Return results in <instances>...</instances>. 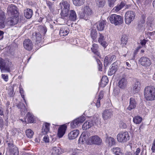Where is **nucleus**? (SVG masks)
Returning <instances> with one entry per match:
<instances>
[{"mask_svg":"<svg viewBox=\"0 0 155 155\" xmlns=\"http://www.w3.org/2000/svg\"><path fill=\"white\" fill-rule=\"evenodd\" d=\"M144 95L146 99L148 101L155 100V87L153 86L146 87L144 91Z\"/></svg>","mask_w":155,"mask_h":155,"instance_id":"f257e3e1","label":"nucleus"},{"mask_svg":"<svg viewBox=\"0 0 155 155\" xmlns=\"http://www.w3.org/2000/svg\"><path fill=\"white\" fill-rule=\"evenodd\" d=\"M12 66V62L9 60L0 58V69L2 72H10Z\"/></svg>","mask_w":155,"mask_h":155,"instance_id":"f03ea898","label":"nucleus"},{"mask_svg":"<svg viewBox=\"0 0 155 155\" xmlns=\"http://www.w3.org/2000/svg\"><path fill=\"white\" fill-rule=\"evenodd\" d=\"M61 7V12L60 14L62 17H67L70 9V5L66 1L62 0L59 4Z\"/></svg>","mask_w":155,"mask_h":155,"instance_id":"7ed1b4c3","label":"nucleus"},{"mask_svg":"<svg viewBox=\"0 0 155 155\" xmlns=\"http://www.w3.org/2000/svg\"><path fill=\"white\" fill-rule=\"evenodd\" d=\"M82 12L80 13V17L85 20H87L90 18L93 13V12L89 6H84L82 9Z\"/></svg>","mask_w":155,"mask_h":155,"instance_id":"20e7f679","label":"nucleus"},{"mask_svg":"<svg viewBox=\"0 0 155 155\" xmlns=\"http://www.w3.org/2000/svg\"><path fill=\"white\" fill-rule=\"evenodd\" d=\"M109 19L110 23L115 25H120L123 21V18L116 14L111 15L109 17Z\"/></svg>","mask_w":155,"mask_h":155,"instance_id":"39448f33","label":"nucleus"},{"mask_svg":"<svg viewBox=\"0 0 155 155\" xmlns=\"http://www.w3.org/2000/svg\"><path fill=\"white\" fill-rule=\"evenodd\" d=\"M117 141L121 143H125L129 140L130 136L128 132H121L119 133L117 136Z\"/></svg>","mask_w":155,"mask_h":155,"instance_id":"423d86ee","label":"nucleus"},{"mask_svg":"<svg viewBox=\"0 0 155 155\" xmlns=\"http://www.w3.org/2000/svg\"><path fill=\"white\" fill-rule=\"evenodd\" d=\"M134 12L129 11L127 12L125 15V21L126 24H130L134 19L135 17Z\"/></svg>","mask_w":155,"mask_h":155,"instance_id":"0eeeda50","label":"nucleus"},{"mask_svg":"<svg viewBox=\"0 0 155 155\" xmlns=\"http://www.w3.org/2000/svg\"><path fill=\"white\" fill-rule=\"evenodd\" d=\"M85 117L84 116H81L74 120L71 124V128H74L78 127L84 122L85 120Z\"/></svg>","mask_w":155,"mask_h":155,"instance_id":"6e6552de","label":"nucleus"},{"mask_svg":"<svg viewBox=\"0 0 155 155\" xmlns=\"http://www.w3.org/2000/svg\"><path fill=\"white\" fill-rule=\"evenodd\" d=\"M101 139L97 135L92 136L89 138L88 143L90 144H94L98 145H101L102 143Z\"/></svg>","mask_w":155,"mask_h":155,"instance_id":"1a4fd4ad","label":"nucleus"},{"mask_svg":"<svg viewBox=\"0 0 155 155\" xmlns=\"http://www.w3.org/2000/svg\"><path fill=\"white\" fill-rule=\"evenodd\" d=\"M23 45L25 48L28 51L31 50L33 47L31 41L29 39H25L23 41Z\"/></svg>","mask_w":155,"mask_h":155,"instance_id":"9d476101","label":"nucleus"},{"mask_svg":"<svg viewBox=\"0 0 155 155\" xmlns=\"http://www.w3.org/2000/svg\"><path fill=\"white\" fill-rule=\"evenodd\" d=\"M8 146L9 151L13 155H18L19 151L18 149L12 143H8Z\"/></svg>","mask_w":155,"mask_h":155,"instance_id":"9b49d317","label":"nucleus"},{"mask_svg":"<svg viewBox=\"0 0 155 155\" xmlns=\"http://www.w3.org/2000/svg\"><path fill=\"white\" fill-rule=\"evenodd\" d=\"M140 62L143 66L146 67L149 66L151 64L150 60L146 57H141L140 59Z\"/></svg>","mask_w":155,"mask_h":155,"instance_id":"f8f14e48","label":"nucleus"},{"mask_svg":"<svg viewBox=\"0 0 155 155\" xmlns=\"http://www.w3.org/2000/svg\"><path fill=\"white\" fill-rule=\"evenodd\" d=\"M113 115V112L111 110H106L102 113L103 119L104 120L110 119Z\"/></svg>","mask_w":155,"mask_h":155,"instance_id":"ddd939ff","label":"nucleus"},{"mask_svg":"<svg viewBox=\"0 0 155 155\" xmlns=\"http://www.w3.org/2000/svg\"><path fill=\"white\" fill-rule=\"evenodd\" d=\"M99 36L98 39V41L104 48H105L107 45V44L105 41L106 37H104L103 34L99 33Z\"/></svg>","mask_w":155,"mask_h":155,"instance_id":"4468645a","label":"nucleus"},{"mask_svg":"<svg viewBox=\"0 0 155 155\" xmlns=\"http://www.w3.org/2000/svg\"><path fill=\"white\" fill-rule=\"evenodd\" d=\"M66 128L67 127L64 124L61 126L59 127L58 132V136L59 138H61L64 135Z\"/></svg>","mask_w":155,"mask_h":155,"instance_id":"2eb2a0df","label":"nucleus"},{"mask_svg":"<svg viewBox=\"0 0 155 155\" xmlns=\"http://www.w3.org/2000/svg\"><path fill=\"white\" fill-rule=\"evenodd\" d=\"M79 133V131L78 130H74L71 131L68 134V138L69 139L72 140L76 138Z\"/></svg>","mask_w":155,"mask_h":155,"instance_id":"dca6fc26","label":"nucleus"},{"mask_svg":"<svg viewBox=\"0 0 155 155\" xmlns=\"http://www.w3.org/2000/svg\"><path fill=\"white\" fill-rule=\"evenodd\" d=\"M117 63L114 62L111 65V67L108 72V75L111 76L114 74L117 71Z\"/></svg>","mask_w":155,"mask_h":155,"instance_id":"f3484780","label":"nucleus"},{"mask_svg":"<svg viewBox=\"0 0 155 155\" xmlns=\"http://www.w3.org/2000/svg\"><path fill=\"white\" fill-rule=\"evenodd\" d=\"M34 121L33 116L32 114L30 113H28L26 115V117L25 119V122L24 124H26V123H33Z\"/></svg>","mask_w":155,"mask_h":155,"instance_id":"a211bd4d","label":"nucleus"},{"mask_svg":"<svg viewBox=\"0 0 155 155\" xmlns=\"http://www.w3.org/2000/svg\"><path fill=\"white\" fill-rule=\"evenodd\" d=\"M137 101L136 100L133 98H130V104L127 107L128 110H131L135 108L136 106Z\"/></svg>","mask_w":155,"mask_h":155,"instance_id":"6ab92c4d","label":"nucleus"},{"mask_svg":"<svg viewBox=\"0 0 155 155\" xmlns=\"http://www.w3.org/2000/svg\"><path fill=\"white\" fill-rule=\"evenodd\" d=\"M69 20L72 21H75L77 19V16L75 12L72 10H71L68 12V15Z\"/></svg>","mask_w":155,"mask_h":155,"instance_id":"aec40b11","label":"nucleus"},{"mask_svg":"<svg viewBox=\"0 0 155 155\" xmlns=\"http://www.w3.org/2000/svg\"><path fill=\"white\" fill-rule=\"evenodd\" d=\"M127 81L125 78H123L119 80L118 83V86L122 89H124L127 86Z\"/></svg>","mask_w":155,"mask_h":155,"instance_id":"412c9836","label":"nucleus"},{"mask_svg":"<svg viewBox=\"0 0 155 155\" xmlns=\"http://www.w3.org/2000/svg\"><path fill=\"white\" fill-rule=\"evenodd\" d=\"M106 21L100 20L97 23V28L98 31H103L105 25L106 24Z\"/></svg>","mask_w":155,"mask_h":155,"instance_id":"4be33fe9","label":"nucleus"},{"mask_svg":"<svg viewBox=\"0 0 155 155\" xmlns=\"http://www.w3.org/2000/svg\"><path fill=\"white\" fill-rule=\"evenodd\" d=\"M105 142L108 146H111L115 144L114 139L111 137H109L107 135L105 139Z\"/></svg>","mask_w":155,"mask_h":155,"instance_id":"5701e85b","label":"nucleus"},{"mask_svg":"<svg viewBox=\"0 0 155 155\" xmlns=\"http://www.w3.org/2000/svg\"><path fill=\"white\" fill-rule=\"evenodd\" d=\"M5 20L4 13L3 11L0 12V28H2L5 27L4 23Z\"/></svg>","mask_w":155,"mask_h":155,"instance_id":"b1692460","label":"nucleus"},{"mask_svg":"<svg viewBox=\"0 0 155 155\" xmlns=\"http://www.w3.org/2000/svg\"><path fill=\"white\" fill-rule=\"evenodd\" d=\"M88 139V137L87 134H82L79 139V143L84 144L86 142Z\"/></svg>","mask_w":155,"mask_h":155,"instance_id":"393cba45","label":"nucleus"},{"mask_svg":"<svg viewBox=\"0 0 155 155\" xmlns=\"http://www.w3.org/2000/svg\"><path fill=\"white\" fill-rule=\"evenodd\" d=\"M50 125V124L48 123H45L43 124L42 128V132L43 134H46L49 132Z\"/></svg>","mask_w":155,"mask_h":155,"instance_id":"a878e982","label":"nucleus"},{"mask_svg":"<svg viewBox=\"0 0 155 155\" xmlns=\"http://www.w3.org/2000/svg\"><path fill=\"white\" fill-rule=\"evenodd\" d=\"M62 152L61 149L58 147H54L51 150L52 154L54 155H58L61 154Z\"/></svg>","mask_w":155,"mask_h":155,"instance_id":"bb28decb","label":"nucleus"},{"mask_svg":"<svg viewBox=\"0 0 155 155\" xmlns=\"http://www.w3.org/2000/svg\"><path fill=\"white\" fill-rule=\"evenodd\" d=\"M112 150L113 154L115 155H124V153L123 152V150L120 148L115 147L113 148Z\"/></svg>","mask_w":155,"mask_h":155,"instance_id":"cd10ccee","label":"nucleus"},{"mask_svg":"<svg viewBox=\"0 0 155 155\" xmlns=\"http://www.w3.org/2000/svg\"><path fill=\"white\" fill-rule=\"evenodd\" d=\"M94 123L91 120L85 122L83 125L82 128L84 130H87L90 128L94 124Z\"/></svg>","mask_w":155,"mask_h":155,"instance_id":"c85d7f7f","label":"nucleus"},{"mask_svg":"<svg viewBox=\"0 0 155 155\" xmlns=\"http://www.w3.org/2000/svg\"><path fill=\"white\" fill-rule=\"evenodd\" d=\"M24 14L26 18L30 19L31 17L33 14L32 10L31 9H27L24 11Z\"/></svg>","mask_w":155,"mask_h":155,"instance_id":"c756f323","label":"nucleus"},{"mask_svg":"<svg viewBox=\"0 0 155 155\" xmlns=\"http://www.w3.org/2000/svg\"><path fill=\"white\" fill-rule=\"evenodd\" d=\"M140 83L139 81H136L134 85L133 91L134 93H137L140 90Z\"/></svg>","mask_w":155,"mask_h":155,"instance_id":"7c9ffc66","label":"nucleus"},{"mask_svg":"<svg viewBox=\"0 0 155 155\" xmlns=\"http://www.w3.org/2000/svg\"><path fill=\"white\" fill-rule=\"evenodd\" d=\"M108 82V79L107 77L106 76H103L101 79L100 83V85L102 87H104L106 86Z\"/></svg>","mask_w":155,"mask_h":155,"instance_id":"2f4dec72","label":"nucleus"},{"mask_svg":"<svg viewBox=\"0 0 155 155\" xmlns=\"http://www.w3.org/2000/svg\"><path fill=\"white\" fill-rule=\"evenodd\" d=\"M69 32L68 28L66 27L61 28L60 29L59 34L61 36H64L67 35Z\"/></svg>","mask_w":155,"mask_h":155,"instance_id":"473e14b6","label":"nucleus"},{"mask_svg":"<svg viewBox=\"0 0 155 155\" xmlns=\"http://www.w3.org/2000/svg\"><path fill=\"white\" fill-rule=\"evenodd\" d=\"M16 11V7L14 5L11 4L7 8V12L8 14H12Z\"/></svg>","mask_w":155,"mask_h":155,"instance_id":"72a5a7b5","label":"nucleus"},{"mask_svg":"<svg viewBox=\"0 0 155 155\" xmlns=\"http://www.w3.org/2000/svg\"><path fill=\"white\" fill-rule=\"evenodd\" d=\"M32 38L36 41H39L41 39V35L39 32L34 33L32 35Z\"/></svg>","mask_w":155,"mask_h":155,"instance_id":"f704fd0d","label":"nucleus"},{"mask_svg":"<svg viewBox=\"0 0 155 155\" xmlns=\"http://www.w3.org/2000/svg\"><path fill=\"white\" fill-rule=\"evenodd\" d=\"M145 33L147 37H148L151 40L155 39V32L154 31L152 32L146 31Z\"/></svg>","mask_w":155,"mask_h":155,"instance_id":"c9c22d12","label":"nucleus"},{"mask_svg":"<svg viewBox=\"0 0 155 155\" xmlns=\"http://www.w3.org/2000/svg\"><path fill=\"white\" fill-rule=\"evenodd\" d=\"M141 20L139 22L138 26L140 28H143V25L145 23L146 16L145 15L143 14L142 15Z\"/></svg>","mask_w":155,"mask_h":155,"instance_id":"e433bc0d","label":"nucleus"},{"mask_svg":"<svg viewBox=\"0 0 155 155\" xmlns=\"http://www.w3.org/2000/svg\"><path fill=\"white\" fill-rule=\"evenodd\" d=\"M98 48V46L97 44H94L93 45V47L91 48V49L92 52L98 56H100V54L99 52L97 50Z\"/></svg>","mask_w":155,"mask_h":155,"instance_id":"4c0bfd02","label":"nucleus"},{"mask_svg":"<svg viewBox=\"0 0 155 155\" xmlns=\"http://www.w3.org/2000/svg\"><path fill=\"white\" fill-rule=\"evenodd\" d=\"M128 39L127 35H124L122 36L121 39V44L122 47L124 46L127 43Z\"/></svg>","mask_w":155,"mask_h":155,"instance_id":"58836bf2","label":"nucleus"},{"mask_svg":"<svg viewBox=\"0 0 155 155\" xmlns=\"http://www.w3.org/2000/svg\"><path fill=\"white\" fill-rule=\"evenodd\" d=\"M111 62L110 55H107L105 58L104 61V67H106L108 64Z\"/></svg>","mask_w":155,"mask_h":155,"instance_id":"ea45409f","label":"nucleus"},{"mask_svg":"<svg viewBox=\"0 0 155 155\" xmlns=\"http://www.w3.org/2000/svg\"><path fill=\"white\" fill-rule=\"evenodd\" d=\"M142 121V118L139 116H135L133 119V121L134 123L137 124H140Z\"/></svg>","mask_w":155,"mask_h":155,"instance_id":"a19ab883","label":"nucleus"},{"mask_svg":"<svg viewBox=\"0 0 155 155\" xmlns=\"http://www.w3.org/2000/svg\"><path fill=\"white\" fill-rule=\"evenodd\" d=\"M74 4L76 6H80L83 5L85 0H72Z\"/></svg>","mask_w":155,"mask_h":155,"instance_id":"79ce46f5","label":"nucleus"},{"mask_svg":"<svg viewBox=\"0 0 155 155\" xmlns=\"http://www.w3.org/2000/svg\"><path fill=\"white\" fill-rule=\"evenodd\" d=\"M26 134L28 137L31 138L33 135L34 132L31 129H28L26 130Z\"/></svg>","mask_w":155,"mask_h":155,"instance_id":"37998d69","label":"nucleus"},{"mask_svg":"<svg viewBox=\"0 0 155 155\" xmlns=\"http://www.w3.org/2000/svg\"><path fill=\"white\" fill-rule=\"evenodd\" d=\"M46 2L47 5L48 6L49 8L51 11L53 10L54 9V2H52L46 0Z\"/></svg>","mask_w":155,"mask_h":155,"instance_id":"c03bdc74","label":"nucleus"},{"mask_svg":"<svg viewBox=\"0 0 155 155\" xmlns=\"http://www.w3.org/2000/svg\"><path fill=\"white\" fill-rule=\"evenodd\" d=\"M97 33L95 30H92L91 31V35L93 40H94L97 37Z\"/></svg>","mask_w":155,"mask_h":155,"instance_id":"a18cd8bd","label":"nucleus"},{"mask_svg":"<svg viewBox=\"0 0 155 155\" xmlns=\"http://www.w3.org/2000/svg\"><path fill=\"white\" fill-rule=\"evenodd\" d=\"M17 107L21 109H23L22 110L24 111V112L26 110V108L25 105L22 103H20L19 104L17 105Z\"/></svg>","mask_w":155,"mask_h":155,"instance_id":"49530a36","label":"nucleus"},{"mask_svg":"<svg viewBox=\"0 0 155 155\" xmlns=\"http://www.w3.org/2000/svg\"><path fill=\"white\" fill-rule=\"evenodd\" d=\"M149 2V0H138V2L140 4L142 5L147 4Z\"/></svg>","mask_w":155,"mask_h":155,"instance_id":"de8ad7c7","label":"nucleus"},{"mask_svg":"<svg viewBox=\"0 0 155 155\" xmlns=\"http://www.w3.org/2000/svg\"><path fill=\"white\" fill-rule=\"evenodd\" d=\"M123 6L124 5L122 4H121L120 5H118L115 7L114 8V9L116 12H118L120 11Z\"/></svg>","mask_w":155,"mask_h":155,"instance_id":"09e8293b","label":"nucleus"},{"mask_svg":"<svg viewBox=\"0 0 155 155\" xmlns=\"http://www.w3.org/2000/svg\"><path fill=\"white\" fill-rule=\"evenodd\" d=\"M18 21L17 19H12L9 21V24L11 25H13L17 23Z\"/></svg>","mask_w":155,"mask_h":155,"instance_id":"8fccbe9b","label":"nucleus"},{"mask_svg":"<svg viewBox=\"0 0 155 155\" xmlns=\"http://www.w3.org/2000/svg\"><path fill=\"white\" fill-rule=\"evenodd\" d=\"M117 0H108V2L110 7H112L114 6V3Z\"/></svg>","mask_w":155,"mask_h":155,"instance_id":"3c124183","label":"nucleus"},{"mask_svg":"<svg viewBox=\"0 0 155 155\" xmlns=\"http://www.w3.org/2000/svg\"><path fill=\"white\" fill-rule=\"evenodd\" d=\"M97 62L99 65V70L100 71H102V65L100 62V61L99 59L96 60Z\"/></svg>","mask_w":155,"mask_h":155,"instance_id":"603ef678","label":"nucleus"},{"mask_svg":"<svg viewBox=\"0 0 155 155\" xmlns=\"http://www.w3.org/2000/svg\"><path fill=\"white\" fill-rule=\"evenodd\" d=\"M2 78L6 81L8 80V76L7 74H2L1 75Z\"/></svg>","mask_w":155,"mask_h":155,"instance_id":"864d4df0","label":"nucleus"},{"mask_svg":"<svg viewBox=\"0 0 155 155\" xmlns=\"http://www.w3.org/2000/svg\"><path fill=\"white\" fill-rule=\"evenodd\" d=\"M105 2L104 1H100L98 2L97 5L99 7H102L104 6Z\"/></svg>","mask_w":155,"mask_h":155,"instance_id":"5fc2aeb1","label":"nucleus"},{"mask_svg":"<svg viewBox=\"0 0 155 155\" xmlns=\"http://www.w3.org/2000/svg\"><path fill=\"white\" fill-rule=\"evenodd\" d=\"M43 141L45 143H48L49 142V140L48 135H45L43 138Z\"/></svg>","mask_w":155,"mask_h":155,"instance_id":"6e6d98bb","label":"nucleus"},{"mask_svg":"<svg viewBox=\"0 0 155 155\" xmlns=\"http://www.w3.org/2000/svg\"><path fill=\"white\" fill-rule=\"evenodd\" d=\"M147 41V40H146L145 39H143V40L141 41V42H140V43H141V45L142 46H145L146 43Z\"/></svg>","mask_w":155,"mask_h":155,"instance_id":"4d7b16f0","label":"nucleus"},{"mask_svg":"<svg viewBox=\"0 0 155 155\" xmlns=\"http://www.w3.org/2000/svg\"><path fill=\"white\" fill-rule=\"evenodd\" d=\"M103 97V92L102 91H100L99 95V97L98 98L99 99H102Z\"/></svg>","mask_w":155,"mask_h":155,"instance_id":"13d9d810","label":"nucleus"},{"mask_svg":"<svg viewBox=\"0 0 155 155\" xmlns=\"http://www.w3.org/2000/svg\"><path fill=\"white\" fill-rule=\"evenodd\" d=\"M140 149L138 148L137 149L136 151L134 153V155H139V153H140Z\"/></svg>","mask_w":155,"mask_h":155,"instance_id":"bf43d9fd","label":"nucleus"},{"mask_svg":"<svg viewBox=\"0 0 155 155\" xmlns=\"http://www.w3.org/2000/svg\"><path fill=\"white\" fill-rule=\"evenodd\" d=\"M3 115V109L0 106V115L1 116Z\"/></svg>","mask_w":155,"mask_h":155,"instance_id":"052dcab7","label":"nucleus"},{"mask_svg":"<svg viewBox=\"0 0 155 155\" xmlns=\"http://www.w3.org/2000/svg\"><path fill=\"white\" fill-rule=\"evenodd\" d=\"M20 93L21 94H24V91L23 88L21 87V86H20L19 87Z\"/></svg>","mask_w":155,"mask_h":155,"instance_id":"680f3d73","label":"nucleus"},{"mask_svg":"<svg viewBox=\"0 0 155 155\" xmlns=\"http://www.w3.org/2000/svg\"><path fill=\"white\" fill-rule=\"evenodd\" d=\"M110 58L111 61L115 59L116 58V57L115 56L113 55L112 56L110 55Z\"/></svg>","mask_w":155,"mask_h":155,"instance_id":"e2e57ef3","label":"nucleus"},{"mask_svg":"<svg viewBox=\"0 0 155 155\" xmlns=\"http://www.w3.org/2000/svg\"><path fill=\"white\" fill-rule=\"evenodd\" d=\"M3 124V120L1 118H0V127L2 126Z\"/></svg>","mask_w":155,"mask_h":155,"instance_id":"0e129e2a","label":"nucleus"},{"mask_svg":"<svg viewBox=\"0 0 155 155\" xmlns=\"http://www.w3.org/2000/svg\"><path fill=\"white\" fill-rule=\"evenodd\" d=\"M21 97L23 99L24 101H25V103L26 104V100L25 98V96H24V94H21Z\"/></svg>","mask_w":155,"mask_h":155,"instance_id":"69168bd1","label":"nucleus"},{"mask_svg":"<svg viewBox=\"0 0 155 155\" xmlns=\"http://www.w3.org/2000/svg\"><path fill=\"white\" fill-rule=\"evenodd\" d=\"M96 105L97 107H99L100 106V103L97 102Z\"/></svg>","mask_w":155,"mask_h":155,"instance_id":"338daca9","label":"nucleus"},{"mask_svg":"<svg viewBox=\"0 0 155 155\" xmlns=\"http://www.w3.org/2000/svg\"><path fill=\"white\" fill-rule=\"evenodd\" d=\"M126 64L127 66L128 67H130V64L128 62H126Z\"/></svg>","mask_w":155,"mask_h":155,"instance_id":"774afa93","label":"nucleus"}]
</instances>
